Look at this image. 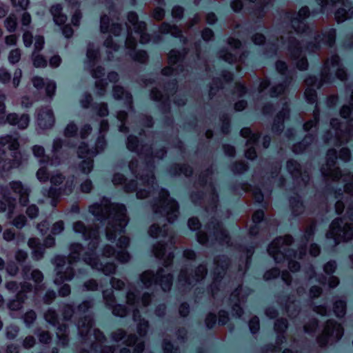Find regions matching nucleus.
<instances>
[{
    "mask_svg": "<svg viewBox=\"0 0 353 353\" xmlns=\"http://www.w3.org/2000/svg\"><path fill=\"white\" fill-rule=\"evenodd\" d=\"M90 212L98 220L105 219L118 221L121 228H125L128 221L125 206L123 204L112 203L108 201L94 203L89 208Z\"/></svg>",
    "mask_w": 353,
    "mask_h": 353,
    "instance_id": "nucleus-1",
    "label": "nucleus"
},
{
    "mask_svg": "<svg viewBox=\"0 0 353 353\" xmlns=\"http://www.w3.org/2000/svg\"><path fill=\"white\" fill-rule=\"evenodd\" d=\"M344 334L342 325L334 319L327 320L323 327V330L316 337V342L321 347H326L329 343L338 342Z\"/></svg>",
    "mask_w": 353,
    "mask_h": 353,
    "instance_id": "nucleus-2",
    "label": "nucleus"
},
{
    "mask_svg": "<svg viewBox=\"0 0 353 353\" xmlns=\"http://www.w3.org/2000/svg\"><path fill=\"white\" fill-rule=\"evenodd\" d=\"M327 239H332L336 245L353 239V223H343L342 218H336L326 232Z\"/></svg>",
    "mask_w": 353,
    "mask_h": 353,
    "instance_id": "nucleus-3",
    "label": "nucleus"
},
{
    "mask_svg": "<svg viewBox=\"0 0 353 353\" xmlns=\"http://www.w3.org/2000/svg\"><path fill=\"white\" fill-rule=\"evenodd\" d=\"M154 213L164 214L168 222H174L179 214V204L169 197V193L165 190H161L159 193V199L152 206Z\"/></svg>",
    "mask_w": 353,
    "mask_h": 353,
    "instance_id": "nucleus-4",
    "label": "nucleus"
},
{
    "mask_svg": "<svg viewBox=\"0 0 353 353\" xmlns=\"http://www.w3.org/2000/svg\"><path fill=\"white\" fill-rule=\"evenodd\" d=\"M121 20L120 12L114 6H110L108 13H104L100 17L101 32H110L114 36H119L123 30Z\"/></svg>",
    "mask_w": 353,
    "mask_h": 353,
    "instance_id": "nucleus-5",
    "label": "nucleus"
},
{
    "mask_svg": "<svg viewBox=\"0 0 353 353\" xmlns=\"http://www.w3.org/2000/svg\"><path fill=\"white\" fill-rule=\"evenodd\" d=\"M310 16V11L307 6L302 7L298 12L291 9H288L285 11V17L290 21L291 28L299 34L305 33L309 30V26L304 21Z\"/></svg>",
    "mask_w": 353,
    "mask_h": 353,
    "instance_id": "nucleus-6",
    "label": "nucleus"
},
{
    "mask_svg": "<svg viewBox=\"0 0 353 353\" xmlns=\"http://www.w3.org/2000/svg\"><path fill=\"white\" fill-rule=\"evenodd\" d=\"M337 151L334 148L327 150L325 155V162L321 168L323 176L332 181H339L343 176L341 168L336 166L337 162Z\"/></svg>",
    "mask_w": 353,
    "mask_h": 353,
    "instance_id": "nucleus-7",
    "label": "nucleus"
},
{
    "mask_svg": "<svg viewBox=\"0 0 353 353\" xmlns=\"http://www.w3.org/2000/svg\"><path fill=\"white\" fill-rule=\"evenodd\" d=\"M111 339L114 342L123 340L127 347H132V353H143L145 348V341L140 340L135 334H127L123 329H117L111 334Z\"/></svg>",
    "mask_w": 353,
    "mask_h": 353,
    "instance_id": "nucleus-8",
    "label": "nucleus"
},
{
    "mask_svg": "<svg viewBox=\"0 0 353 353\" xmlns=\"http://www.w3.org/2000/svg\"><path fill=\"white\" fill-rule=\"evenodd\" d=\"M128 23L126 26L128 30H133L139 35V43L145 44L151 40L150 34L147 32V24L145 21H139L138 14L131 11L127 15Z\"/></svg>",
    "mask_w": 353,
    "mask_h": 353,
    "instance_id": "nucleus-9",
    "label": "nucleus"
},
{
    "mask_svg": "<svg viewBox=\"0 0 353 353\" xmlns=\"http://www.w3.org/2000/svg\"><path fill=\"white\" fill-rule=\"evenodd\" d=\"M23 163V156L20 151L10 153L0 147V172H8L19 168Z\"/></svg>",
    "mask_w": 353,
    "mask_h": 353,
    "instance_id": "nucleus-10",
    "label": "nucleus"
},
{
    "mask_svg": "<svg viewBox=\"0 0 353 353\" xmlns=\"http://www.w3.org/2000/svg\"><path fill=\"white\" fill-rule=\"evenodd\" d=\"M33 285L28 281H23L21 285V290L18 291L14 296L9 299L6 307L10 312H19L23 308V305L28 299V294L32 292Z\"/></svg>",
    "mask_w": 353,
    "mask_h": 353,
    "instance_id": "nucleus-11",
    "label": "nucleus"
},
{
    "mask_svg": "<svg viewBox=\"0 0 353 353\" xmlns=\"http://www.w3.org/2000/svg\"><path fill=\"white\" fill-rule=\"evenodd\" d=\"M152 253L154 256L161 262L165 268L173 265L174 254L167 248V243L163 241L156 242L152 247Z\"/></svg>",
    "mask_w": 353,
    "mask_h": 353,
    "instance_id": "nucleus-12",
    "label": "nucleus"
},
{
    "mask_svg": "<svg viewBox=\"0 0 353 353\" xmlns=\"http://www.w3.org/2000/svg\"><path fill=\"white\" fill-rule=\"evenodd\" d=\"M83 259L85 263L90 265L93 269L101 271L106 276L114 274L117 272L115 263L109 262L103 265L98 256L90 252H85L83 254Z\"/></svg>",
    "mask_w": 353,
    "mask_h": 353,
    "instance_id": "nucleus-13",
    "label": "nucleus"
},
{
    "mask_svg": "<svg viewBox=\"0 0 353 353\" xmlns=\"http://www.w3.org/2000/svg\"><path fill=\"white\" fill-rule=\"evenodd\" d=\"M208 227L210 230H213V235L215 240L219 242L221 245H226L228 246H232V243L231 241V237L228 230L223 228V224L216 220H212L208 223Z\"/></svg>",
    "mask_w": 353,
    "mask_h": 353,
    "instance_id": "nucleus-14",
    "label": "nucleus"
},
{
    "mask_svg": "<svg viewBox=\"0 0 353 353\" xmlns=\"http://www.w3.org/2000/svg\"><path fill=\"white\" fill-rule=\"evenodd\" d=\"M214 279L220 281L226 275L231 265V260L225 254L217 255L214 258Z\"/></svg>",
    "mask_w": 353,
    "mask_h": 353,
    "instance_id": "nucleus-15",
    "label": "nucleus"
},
{
    "mask_svg": "<svg viewBox=\"0 0 353 353\" xmlns=\"http://www.w3.org/2000/svg\"><path fill=\"white\" fill-rule=\"evenodd\" d=\"M73 230L81 234L85 240L99 239V227L96 225H86L82 221H77L72 224Z\"/></svg>",
    "mask_w": 353,
    "mask_h": 353,
    "instance_id": "nucleus-16",
    "label": "nucleus"
},
{
    "mask_svg": "<svg viewBox=\"0 0 353 353\" xmlns=\"http://www.w3.org/2000/svg\"><path fill=\"white\" fill-rule=\"evenodd\" d=\"M293 243L294 239L290 234H287L285 235L284 236L276 238L271 243L268 249V252L270 254L272 255L275 261L279 262L282 260V257L280 256V252L281 251V249L285 250L283 247L285 245L289 246L292 245Z\"/></svg>",
    "mask_w": 353,
    "mask_h": 353,
    "instance_id": "nucleus-17",
    "label": "nucleus"
},
{
    "mask_svg": "<svg viewBox=\"0 0 353 353\" xmlns=\"http://www.w3.org/2000/svg\"><path fill=\"white\" fill-rule=\"evenodd\" d=\"M9 188L18 196L19 203L21 206H26L29 203L31 190L20 181H12L8 183Z\"/></svg>",
    "mask_w": 353,
    "mask_h": 353,
    "instance_id": "nucleus-18",
    "label": "nucleus"
},
{
    "mask_svg": "<svg viewBox=\"0 0 353 353\" xmlns=\"http://www.w3.org/2000/svg\"><path fill=\"white\" fill-rule=\"evenodd\" d=\"M177 85L175 82H168L163 86V93L158 88H152L150 90V99L155 101L168 100L170 95L174 94L176 91Z\"/></svg>",
    "mask_w": 353,
    "mask_h": 353,
    "instance_id": "nucleus-19",
    "label": "nucleus"
},
{
    "mask_svg": "<svg viewBox=\"0 0 353 353\" xmlns=\"http://www.w3.org/2000/svg\"><path fill=\"white\" fill-rule=\"evenodd\" d=\"M74 186L73 180H68L65 183L63 188L50 187L48 190L47 196L52 199V204L56 205L62 194L68 195L72 192Z\"/></svg>",
    "mask_w": 353,
    "mask_h": 353,
    "instance_id": "nucleus-20",
    "label": "nucleus"
},
{
    "mask_svg": "<svg viewBox=\"0 0 353 353\" xmlns=\"http://www.w3.org/2000/svg\"><path fill=\"white\" fill-rule=\"evenodd\" d=\"M3 123L17 126L18 129L23 130L29 125L30 116L28 114H19L15 112H10L6 116Z\"/></svg>",
    "mask_w": 353,
    "mask_h": 353,
    "instance_id": "nucleus-21",
    "label": "nucleus"
},
{
    "mask_svg": "<svg viewBox=\"0 0 353 353\" xmlns=\"http://www.w3.org/2000/svg\"><path fill=\"white\" fill-rule=\"evenodd\" d=\"M0 194L4 199V201L0 199V213L6 212L8 209V215L10 218L16 208V199L10 196V193L8 192L6 187H1Z\"/></svg>",
    "mask_w": 353,
    "mask_h": 353,
    "instance_id": "nucleus-22",
    "label": "nucleus"
},
{
    "mask_svg": "<svg viewBox=\"0 0 353 353\" xmlns=\"http://www.w3.org/2000/svg\"><path fill=\"white\" fill-rule=\"evenodd\" d=\"M173 283V275L163 268H159L156 272V284L161 286L164 292L171 290Z\"/></svg>",
    "mask_w": 353,
    "mask_h": 353,
    "instance_id": "nucleus-23",
    "label": "nucleus"
},
{
    "mask_svg": "<svg viewBox=\"0 0 353 353\" xmlns=\"http://www.w3.org/2000/svg\"><path fill=\"white\" fill-rule=\"evenodd\" d=\"M38 125L42 129H49L54 123V116L52 109L44 107L39 110L38 114Z\"/></svg>",
    "mask_w": 353,
    "mask_h": 353,
    "instance_id": "nucleus-24",
    "label": "nucleus"
},
{
    "mask_svg": "<svg viewBox=\"0 0 353 353\" xmlns=\"http://www.w3.org/2000/svg\"><path fill=\"white\" fill-rule=\"evenodd\" d=\"M140 179L143 181V185L146 187V189L139 190L137 192V196L138 199H145L147 198L154 188L155 183L154 174L152 171H150L145 175H141Z\"/></svg>",
    "mask_w": 353,
    "mask_h": 353,
    "instance_id": "nucleus-25",
    "label": "nucleus"
},
{
    "mask_svg": "<svg viewBox=\"0 0 353 353\" xmlns=\"http://www.w3.org/2000/svg\"><path fill=\"white\" fill-rule=\"evenodd\" d=\"M54 23L57 26H62L68 20L67 15L63 12V6L60 3H55L49 8Z\"/></svg>",
    "mask_w": 353,
    "mask_h": 353,
    "instance_id": "nucleus-26",
    "label": "nucleus"
},
{
    "mask_svg": "<svg viewBox=\"0 0 353 353\" xmlns=\"http://www.w3.org/2000/svg\"><path fill=\"white\" fill-rule=\"evenodd\" d=\"M28 245L32 250V256L34 260H41L44 256L45 248L39 238H30L28 241Z\"/></svg>",
    "mask_w": 353,
    "mask_h": 353,
    "instance_id": "nucleus-27",
    "label": "nucleus"
},
{
    "mask_svg": "<svg viewBox=\"0 0 353 353\" xmlns=\"http://www.w3.org/2000/svg\"><path fill=\"white\" fill-rule=\"evenodd\" d=\"M93 325L94 319L91 315L81 316L77 321L78 331L81 336H86Z\"/></svg>",
    "mask_w": 353,
    "mask_h": 353,
    "instance_id": "nucleus-28",
    "label": "nucleus"
},
{
    "mask_svg": "<svg viewBox=\"0 0 353 353\" xmlns=\"http://www.w3.org/2000/svg\"><path fill=\"white\" fill-rule=\"evenodd\" d=\"M302 52L303 49L300 41L294 37H290L287 57L292 60H295L301 57Z\"/></svg>",
    "mask_w": 353,
    "mask_h": 353,
    "instance_id": "nucleus-29",
    "label": "nucleus"
},
{
    "mask_svg": "<svg viewBox=\"0 0 353 353\" xmlns=\"http://www.w3.org/2000/svg\"><path fill=\"white\" fill-rule=\"evenodd\" d=\"M75 275L74 270L72 267L68 266L65 270L63 269L56 271V275L54 279V283L57 285L63 284L66 281L72 280Z\"/></svg>",
    "mask_w": 353,
    "mask_h": 353,
    "instance_id": "nucleus-30",
    "label": "nucleus"
},
{
    "mask_svg": "<svg viewBox=\"0 0 353 353\" xmlns=\"http://www.w3.org/2000/svg\"><path fill=\"white\" fill-rule=\"evenodd\" d=\"M288 110L283 108L276 114L272 126V131L274 133L280 134L283 132L284 129V120L288 116Z\"/></svg>",
    "mask_w": 353,
    "mask_h": 353,
    "instance_id": "nucleus-31",
    "label": "nucleus"
},
{
    "mask_svg": "<svg viewBox=\"0 0 353 353\" xmlns=\"http://www.w3.org/2000/svg\"><path fill=\"white\" fill-rule=\"evenodd\" d=\"M290 83V81H288L286 80L283 82L273 85L269 90L270 97L272 98H278L282 96H285L288 93Z\"/></svg>",
    "mask_w": 353,
    "mask_h": 353,
    "instance_id": "nucleus-32",
    "label": "nucleus"
},
{
    "mask_svg": "<svg viewBox=\"0 0 353 353\" xmlns=\"http://www.w3.org/2000/svg\"><path fill=\"white\" fill-rule=\"evenodd\" d=\"M83 250L84 247L81 243H72L69 246L70 254L68 255V263L72 265L77 262Z\"/></svg>",
    "mask_w": 353,
    "mask_h": 353,
    "instance_id": "nucleus-33",
    "label": "nucleus"
},
{
    "mask_svg": "<svg viewBox=\"0 0 353 353\" xmlns=\"http://www.w3.org/2000/svg\"><path fill=\"white\" fill-rule=\"evenodd\" d=\"M6 145L8 146V149L10 151H19L20 143L19 142L18 138L14 137L11 134H6L4 136L0 137V147L3 148Z\"/></svg>",
    "mask_w": 353,
    "mask_h": 353,
    "instance_id": "nucleus-34",
    "label": "nucleus"
},
{
    "mask_svg": "<svg viewBox=\"0 0 353 353\" xmlns=\"http://www.w3.org/2000/svg\"><path fill=\"white\" fill-rule=\"evenodd\" d=\"M113 97L117 100L125 99L131 107L132 103V97L130 92L124 89L123 87L116 85L112 88Z\"/></svg>",
    "mask_w": 353,
    "mask_h": 353,
    "instance_id": "nucleus-35",
    "label": "nucleus"
},
{
    "mask_svg": "<svg viewBox=\"0 0 353 353\" xmlns=\"http://www.w3.org/2000/svg\"><path fill=\"white\" fill-rule=\"evenodd\" d=\"M30 279L34 282L35 292H39L43 290L46 287L43 284H41L44 280V275L43 272L39 269H33L30 273Z\"/></svg>",
    "mask_w": 353,
    "mask_h": 353,
    "instance_id": "nucleus-36",
    "label": "nucleus"
},
{
    "mask_svg": "<svg viewBox=\"0 0 353 353\" xmlns=\"http://www.w3.org/2000/svg\"><path fill=\"white\" fill-rule=\"evenodd\" d=\"M94 340L90 345L91 350L97 352L102 345L106 342L107 339L104 334L99 329L96 328L93 330Z\"/></svg>",
    "mask_w": 353,
    "mask_h": 353,
    "instance_id": "nucleus-37",
    "label": "nucleus"
},
{
    "mask_svg": "<svg viewBox=\"0 0 353 353\" xmlns=\"http://www.w3.org/2000/svg\"><path fill=\"white\" fill-rule=\"evenodd\" d=\"M159 31L161 34H170L174 37H181L183 36L182 30L179 26L166 22H163L160 25Z\"/></svg>",
    "mask_w": 353,
    "mask_h": 353,
    "instance_id": "nucleus-38",
    "label": "nucleus"
},
{
    "mask_svg": "<svg viewBox=\"0 0 353 353\" xmlns=\"http://www.w3.org/2000/svg\"><path fill=\"white\" fill-rule=\"evenodd\" d=\"M137 154L139 157H143L148 165L149 163L151 165L152 164L154 159V152L152 145L148 143L141 144V146L137 152Z\"/></svg>",
    "mask_w": 353,
    "mask_h": 353,
    "instance_id": "nucleus-39",
    "label": "nucleus"
},
{
    "mask_svg": "<svg viewBox=\"0 0 353 353\" xmlns=\"http://www.w3.org/2000/svg\"><path fill=\"white\" fill-rule=\"evenodd\" d=\"M288 172L294 179H299L302 175V168L301 164L296 160L290 159L286 162Z\"/></svg>",
    "mask_w": 353,
    "mask_h": 353,
    "instance_id": "nucleus-40",
    "label": "nucleus"
},
{
    "mask_svg": "<svg viewBox=\"0 0 353 353\" xmlns=\"http://www.w3.org/2000/svg\"><path fill=\"white\" fill-rule=\"evenodd\" d=\"M314 137L312 134L306 135L302 141L293 145L292 150L295 154L303 153L314 141Z\"/></svg>",
    "mask_w": 353,
    "mask_h": 353,
    "instance_id": "nucleus-41",
    "label": "nucleus"
},
{
    "mask_svg": "<svg viewBox=\"0 0 353 353\" xmlns=\"http://www.w3.org/2000/svg\"><path fill=\"white\" fill-rule=\"evenodd\" d=\"M57 336L61 343L65 347L69 343V330L68 325L65 323H61L57 325Z\"/></svg>",
    "mask_w": 353,
    "mask_h": 353,
    "instance_id": "nucleus-42",
    "label": "nucleus"
},
{
    "mask_svg": "<svg viewBox=\"0 0 353 353\" xmlns=\"http://www.w3.org/2000/svg\"><path fill=\"white\" fill-rule=\"evenodd\" d=\"M316 227V221L314 219H308L305 222L303 238L309 241L312 239Z\"/></svg>",
    "mask_w": 353,
    "mask_h": 353,
    "instance_id": "nucleus-43",
    "label": "nucleus"
},
{
    "mask_svg": "<svg viewBox=\"0 0 353 353\" xmlns=\"http://www.w3.org/2000/svg\"><path fill=\"white\" fill-rule=\"evenodd\" d=\"M76 307L72 303H63L61 307V314L64 321H70L75 313Z\"/></svg>",
    "mask_w": 353,
    "mask_h": 353,
    "instance_id": "nucleus-44",
    "label": "nucleus"
},
{
    "mask_svg": "<svg viewBox=\"0 0 353 353\" xmlns=\"http://www.w3.org/2000/svg\"><path fill=\"white\" fill-rule=\"evenodd\" d=\"M118 225V221H109L105 228V236L109 241L114 240L118 230L123 229Z\"/></svg>",
    "mask_w": 353,
    "mask_h": 353,
    "instance_id": "nucleus-45",
    "label": "nucleus"
},
{
    "mask_svg": "<svg viewBox=\"0 0 353 353\" xmlns=\"http://www.w3.org/2000/svg\"><path fill=\"white\" fill-rule=\"evenodd\" d=\"M44 319L53 326L59 325V319L57 310L54 308H48L43 314Z\"/></svg>",
    "mask_w": 353,
    "mask_h": 353,
    "instance_id": "nucleus-46",
    "label": "nucleus"
},
{
    "mask_svg": "<svg viewBox=\"0 0 353 353\" xmlns=\"http://www.w3.org/2000/svg\"><path fill=\"white\" fill-rule=\"evenodd\" d=\"M353 16V8L347 11L345 8H339L334 13V18L337 23H340L348 19L352 18Z\"/></svg>",
    "mask_w": 353,
    "mask_h": 353,
    "instance_id": "nucleus-47",
    "label": "nucleus"
},
{
    "mask_svg": "<svg viewBox=\"0 0 353 353\" xmlns=\"http://www.w3.org/2000/svg\"><path fill=\"white\" fill-rule=\"evenodd\" d=\"M92 148H90L89 145L85 142H81L77 148V153L79 158L92 157H95L93 153Z\"/></svg>",
    "mask_w": 353,
    "mask_h": 353,
    "instance_id": "nucleus-48",
    "label": "nucleus"
},
{
    "mask_svg": "<svg viewBox=\"0 0 353 353\" xmlns=\"http://www.w3.org/2000/svg\"><path fill=\"white\" fill-rule=\"evenodd\" d=\"M208 272L206 265L200 264L194 270L192 277L195 283L203 281L207 276Z\"/></svg>",
    "mask_w": 353,
    "mask_h": 353,
    "instance_id": "nucleus-49",
    "label": "nucleus"
},
{
    "mask_svg": "<svg viewBox=\"0 0 353 353\" xmlns=\"http://www.w3.org/2000/svg\"><path fill=\"white\" fill-rule=\"evenodd\" d=\"M230 169L235 174H242L248 170L249 165L245 161L239 160L236 161L231 165Z\"/></svg>",
    "mask_w": 353,
    "mask_h": 353,
    "instance_id": "nucleus-50",
    "label": "nucleus"
},
{
    "mask_svg": "<svg viewBox=\"0 0 353 353\" xmlns=\"http://www.w3.org/2000/svg\"><path fill=\"white\" fill-rule=\"evenodd\" d=\"M32 152L36 157L39 158L41 163H48L51 161L50 157L46 155L43 147L41 145H34L32 147Z\"/></svg>",
    "mask_w": 353,
    "mask_h": 353,
    "instance_id": "nucleus-51",
    "label": "nucleus"
},
{
    "mask_svg": "<svg viewBox=\"0 0 353 353\" xmlns=\"http://www.w3.org/2000/svg\"><path fill=\"white\" fill-rule=\"evenodd\" d=\"M141 281L146 288H149L156 284V274L150 270L145 271L141 275Z\"/></svg>",
    "mask_w": 353,
    "mask_h": 353,
    "instance_id": "nucleus-52",
    "label": "nucleus"
},
{
    "mask_svg": "<svg viewBox=\"0 0 353 353\" xmlns=\"http://www.w3.org/2000/svg\"><path fill=\"white\" fill-rule=\"evenodd\" d=\"M333 312L338 318H342L346 313V302L337 300L334 303Z\"/></svg>",
    "mask_w": 353,
    "mask_h": 353,
    "instance_id": "nucleus-53",
    "label": "nucleus"
},
{
    "mask_svg": "<svg viewBox=\"0 0 353 353\" xmlns=\"http://www.w3.org/2000/svg\"><path fill=\"white\" fill-rule=\"evenodd\" d=\"M4 26L9 32H14L17 28V16L11 13L4 20Z\"/></svg>",
    "mask_w": 353,
    "mask_h": 353,
    "instance_id": "nucleus-54",
    "label": "nucleus"
},
{
    "mask_svg": "<svg viewBox=\"0 0 353 353\" xmlns=\"http://www.w3.org/2000/svg\"><path fill=\"white\" fill-rule=\"evenodd\" d=\"M107 145V142L105 140V135H99L94 147L92 148L94 152V154L97 156L98 154L101 153L104 151L105 147Z\"/></svg>",
    "mask_w": 353,
    "mask_h": 353,
    "instance_id": "nucleus-55",
    "label": "nucleus"
},
{
    "mask_svg": "<svg viewBox=\"0 0 353 353\" xmlns=\"http://www.w3.org/2000/svg\"><path fill=\"white\" fill-rule=\"evenodd\" d=\"M94 167V160L92 157H88L80 162L79 168L83 174H88L92 170Z\"/></svg>",
    "mask_w": 353,
    "mask_h": 353,
    "instance_id": "nucleus-56",
    "label": "nucleus"
},
{
    "mask_svg": "<svg viewBox=\"0 0 353 353\" xmlns=\"http://www.w3.org/2000/svg\"><path fill=\"white\" fill-rule=\"evenodd\" d=\"M292 212L294 216H299L304 212V205L302 202L296 198H292L290 201Z\"/></svg>",
    "mask_w": 353,
    "mask_h": 353,
    "instance_id": "nucleus-57",
    "label": "nucleus"
},
{
    "mask_svg": "<svg viewBox=\"0 0 353 353\" xmlns=\"http://www.w3.org/2000/svg\"><path fill=\"white\" fill-rule=\"evenodd\" d=\"M140 146L139 139L137 137L134 135H130L128 137L126 147L130 151L137 153Z\"/></svg>",
    "mask_w": 353,
    "mask_h": 353,
    "instance_id": "nucleus-58",
    "label": "nucleus"
},
{
    "mask_svg": "<svg viewBox=\"0 0 353 353\" xmlns=\"http://www.w3.org/2000/svg\"><path fill=\"white\" fill-rule=\"evenodd\" d=\"M178 281L182 285H192L194 283L192 275L190 276L187 269H181L178 276Z\"/></svg>",
    "mask_w": 353,
    "mask_h": 353,
    "instance_id": "nucleus-59",
    "label": "nucleus"
},
{
    "mask_svg": "<svg viewBox=\"0 0 353 353\" xmlns=\"http://www.w3.org/2000/svg\"><path fill=\"white\" fill-rule=\"evenodd\" d=\"M306 254V246L301 245L298 248L296 252L294 250H288L285 253L288 259L298 258L299 259H303Z\"/></svg>",
    "mask_w": 353,
    "mask_h": 353,
    "instance_id": "nucleus-60",
    "label": "nucleus"
},
{
    "mask_svg": "<svg viewBox=\"0 0 353 353\" xmlns=\"http://www.w3.org/2000/svg\"><path fill=\"white\" fill-rule=\"evenodd\" d=\"M218 57L219 59L230 64L236 61V57L226 48L221 49L218 52Z\"/></svg>",
    "mask_w": 353,
    "mask_h": 353,
    "instance_id": "nucleus-61",
    "label": "nucleus"
},
{
    "mask_svg": "<svg viewBox=\"0 0 353 353\" xmlns=\"http://www.w3.org/2000/svg\"><path fill=\"white\" fill-rule=\"evenodd\" d=\"M163 353H180L179 347H175L168 339H164L162 341Z\"/></svg>",
    "mask_w": 353,
    "mask_h": 353,
    "instance_id": "nucleus-62",
    "label": "nucleus"
},
{
    "mask_svg": "<svg viewBox=\"0 0 353 353\" xmlns=\"http://www.w3.org/2000/svg\"><path fill=\"white\" fill-rule=\"evenodd\" d=\"M86 56L90 61L95 62L99 57V50L94 47L93 43H89L87 48Z\"/></svg>",
    "mask_w": 353,
    "mask_h": 353,
    "instance_id": "nucleus-63",
    "label": "nucleus"
},
{
    "mask_svg": "<svg viewBox=\"0 0 353 353\" xmlns=\"http://www.w3.org/2000/svg\"><path fill=\"white\" fill-rule=\"evenodd\" d=\"M132 59L141 63H146L148 61L149 56L145 50H139L131 54Z\"/></svg>",
    "mask_w": 353,
    "mask_h": 353,
    "instance_id": "nucleus-64",
    "label": "nucleus"
}]
</instances>
